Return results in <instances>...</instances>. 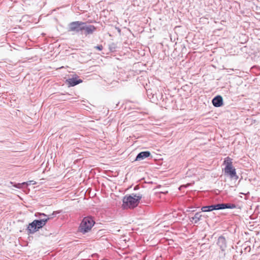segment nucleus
Returning <instances> with one entry per match:
<instances>
[{
  "label": "nucleus",
  "mask_w": 260,
  "mask_h": 260,
  "mask_svg": "<svg viewBox=\"0 0 260 260\" xmlns=\"http://www.w3.org/2000/svg\"><path fill=\"white\" fill-rule=\"evenodd\" d=\"M142 194L140 193H131L126 195L123 199L122 207L124 209H134L139 205Z\"/></svg>",
  "instance_id": "f257e3e1"
},
{
  "label": "nucleus",
  "mask_w": 260,
  "mask_h": 260,
  "mask_svg": "<svg viewBox=\"0 0 260 260\" xmlns=\"http://www.w3.org/2000/svg\"><path fill=\"white\" fill-rule=\"evenodd\" d=\"M94 221L91 217H84L79 226L80 232L84 234L88 232L93 226Z\"/></svg>",
  "instance_id": "f03ea898"
},
{
  "label": "nucleus",
  "mask_w": 260,
  "mask_h": 260,
  "mask_svg": "<svg viewBox=\"0 0 260 260\" xmlns=\"http://www.w3.org/2000/svg\"><path fill=\"white\" fill-rule=\"evenodd\" d=\"M232 160V159L229 157H227L225 159L224 161V164L225 165L224 172L225 173L229 175L231 178L235 177V179H237L238 176L236 175V169L233 167Z\"/></svg>",
  "instance_id": "7ed1b4c3"
},
{
  "label": "nucleus",
  "mask_w": 260,
  "mask_h": 260,
  "mask_svg": "<svg viewBox=\"0 0 260 260\" xmlns=\"http://www.w3.org/2000/svg\"><path fill=\"white\" fill-rule=\"evenodd\" d=\"M84 26V22L81 21H74L70 23L69 30L80 32L83 31V27Z\"/></svg>",
  "instance_id": "20e7f679"
},
{
  "label": "nucleus",
  "mask_w": 260,
  "mask_h": 260,
  "mask_svg": "<svg viewBox=\"0 0 260 260\" xmlns=\"http://www.w3.org/2000/svg\"><path fill=\"white\" fill-rule=\"evenodd\" d=\"M215 205H216V210L224 209H234V208H236V206L235 204H230V203L217 204H215Z\"/></svg>",
  "instance_id": "39448f33"
},
{
  "label": "nucleus",
  "mask_w": 260,
  "mask_h": 260,
  "mask_svg": "<svg viewBox=\"0 0 260 260\" xmlns=\"http://www.w3.org/2000/svg\"><path fill=\"white\" fill-rule=\"evenodd\" d=\"M213 105L215 107H220L223 105V99L221 96L217 95L212 101Z\"/></svg>",
  "instance_id": "423d86ee"
},
{
  "label": "nucleus",
  "mask_w": 260,
  "mask_h": 260,
  "mask_svg": "<svg viewBox=\"0 0 260 260\" xmlns=\"http://www.w3.org/2000/svg\"><path fill=\"white\" fill-rule=\"evenodd\" d=\"M217 245L222 251H224L226 247V241L223 236H220L218 239Z\"/></svg>",
  "instance_id": "0eeeda50"
},
{
  "label": "nucleus",
  "mask_w": 260,
  "mask_h": 260,
  "mask_svg": "<svg viewBox=\"0 0 260 260\" xmlns=\"http://www.w3.org/2000/svg\"><path fill=\"white\" fill-rule=\"evenodd\" d=\"M95 29L96 28L93 25H87L85 23H84V26L83 27V30L85 31L84 34L85 35L92 34Z\"/></svg>",
  "instance_id": "6e6552de"
},
{
  "label": "nucleus",
  "mask_w": 260,
  "mask_h": 260,
  "mask_svg": "<svg viewBox=\"0 0 260 260\" xmlns=\"http://www.w3.org/2000/svg\"><path fill=\"white\" fill-rule=\"evenodd\" d=\"M66 81L69 86H74L82 82V80L81 79H78L76 78H69L67 79Z\"/></svg>",
  "instance_id": "1a4fd4ad"
},
{
  "label": "nucleus",
  "mask_w": 260,
  "mask_h": 260,
  "mask_svg": "<svg viewBox=\"0 0 260 260\" xmlns=\"http://www.w3.org/2000/svg\"><path fill=\"white\" fill-rule=\"evenodd\" d=\"M150 155V152L148 151H142L138 153L136 160H140L149 157Z\"/></svg>",
  "instance_id": "9d476101"
},
{
  "label": "nucleus",
  "mask_w": 260,
  "mask_h": 260,
  "mask_svg": "<svg viewBox=\"0 0 260 260\" xmlns=\"http://www.w3.org/2000/svg\"><path fill=\"white\" fill-rule=\"evenodd\" d=\"M27 231L29 234H34L38 231L36 224L35 222V220L28 224L27 226Z\"/></svg>",
  "instance_id": "9b49d317"
},
{
  "label": "nucleus",
  "mask_w": 260,
  "mask_h": 260,
  "mask_svg": "<svg viewBox=\"0 0 260 260\" xmlns=\"http://www.w3.org/2000/svg\"><path fill=\"white\" fill-rule=\"evenodd\" d=\"M35 222L36 224L37 228L39 230L46 224L47 222V219L42 218L39 220H35Z\"/></svg>",
  "instance_id": "f8f14e48"
},
{
  "label": "nucleus",
  "mask_w": 260,
  "mask_h": 260,
  "mask_svg": "<svg viewBox=\"0 0 260 260\" xmlns=\"http://www.w3.org/2000/svg\"><path fill=\"white\" fill-rule=\"evenodd\" d=\"M202 217L201 212H197L195 213L193 216L190 217V220L192 223H197L200 219Z\"/></svg>",
  "instance_id": "ddd939ff"
},
{
  "label": "nucleus",
  "mask_w": 260,
  "mask_h": 260,
  "mask_svg": "<svg viewBox=\"0 0 260 260\" xmlns=\"http://www.w3.org/2000/svg\"><path fill=\"white\" fill-rule=\"evenodd\" d=\"M147 94L149 99L152 102L155 103L156 104H158V100L157 99V95L150 93V91H147Z\"/></svg>",
  "instance_id": "4468645a"
},
{
  "label": "nucleus",
  "mask_w": 260,
  "mask_h": 260,
  "mask_svg": "<svg viewBox=\"0 0 260 260\" xmlns=\"http://www.w3.org/2000/svg\"><path fill=\"white\" fill-rule=\"evenodd\" d=\"M202 212H210L213 210H216V205H212L210 206H203L201 209Z\"/></svg>",
  "instance_id": "2eb2a0df"
},
{
  "label": "nucleus",
  "mask_w": 260,
  "mask_h": 260,
  "mask_svg": "<svg viewBox=\"0 0 260 260\" xmlns=\"http://www.w3.org/2000/svg\"><path fill=\"white\" fill-rule=\"evenodd\" d=\"M25 184H28L27 182H23L21 183H15L13 186L17 188H22L23 186L25 185Z\"/></svg>",
  "instance_id": "dca6fc26"
},
{
  "label": "nucleus",
  "mask_w": 260,
  "mask_h": 260,
  "mask_svg": "<svg viewBox=\"0 0 260 260\" xmlns=\"http://www.w3.org/2000/svg\"><path fill=\"white\" fill-rule=\"evenodd\" d=\"M56 213L54 212L52 214L47 215V218H44V219H47V222L49 219L52 218L53 217V216L54 215H56Z\"/></svg>",
  "instance_id": "f3484780"
},
{
  "label": "nucleus",
  "mask_w": 260,
  "mask_h": 260,
  "mask_svg": "<svg viewBox=\"0 0 260 260\" xmlns=\"http://www.w3.org/2000/svg\"><path fill=\"white\" fill-rule=\"evenodd\" d=\"M39 214L40 215L39 217L41 219L44 218H47V215L44 213H39Z\"/></svg>",
  "instance_id": "a211bd4d"
},
{
  "label": "nucleus",
  "mask_w": 260,
  "mask_h": 260,
  "mask_svg": "<svg viewBox=\"0 0 260 260\" xmlns=\"http://www.w3.org/2000/svg\"><path fill=\"white\" fill-rule=\"evenodd\" d=\"M94 48H96V49L101 51L103 49V46L102 45H98L96 46H95Z\"/></svg>",
  "instance_id": "6ab92c4d"
},
{
  "label": "nucleus",
  "mask_w": 260,
  "mask_h": 260,
  "mask_svg": "<svg viewBox=\"0 0 260 260\" xmlns=\"http://www.w3.org/2000/svg\"><path fill=\"white\" fill-rule=\"evenodd\" d=\"M27 183H28V184H25L26 185H30L31 184H35L36 183L35 181H33V180H31V181H29L28 182H26Z\"/></svg>",
  "instance_id": "aec40b11"
},
{
  "label": "nucleus",
  "mask_w": 260,
  "mask_h": 260,
  "mask_svg": "<svg viewBox=\"0 0 260 260\" xmlns=\"http://www.w3.org/2000/svg\"><path fill=\"white\" fill-rule=\"evenodd\" d=\"M185 187V185H182L180 186L179 189L180 190L182 187Z\"/></svg>",
  "instance_id": "412c9836"
},
{
  "label": "nucleus",
  "mask_w": 260,
  "mask_h": 260,
  "mask_svg": "<svg viewBox=\"0 0 260 260\" xmlns=\"http://www.w3.org/2000/svg\"><path fill=\"white\" fill-rule=\"evenodd\" d=\"M159 96H160V99H161V98H162V95H161V94H159Z\"/></svg>",
  "instance_id": "4be33fe9"
},
{
  "label": "nucleus",
  "mask_w": 260,
  "mask_h": 260,
  "mask_svg": "<svg viewBox=\"0 0 260 260\" xmlns=\"http://www.w3.org/2000/svg\"><path fill=\"white\" fill-rule=\"evenodd\" d=\"M177 28H178V26H176L175 28L177 29Z\"/></svg>",
  "instance_id": "5701e85b"
}]
</instances>
